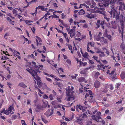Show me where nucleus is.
<instances>
[{"mask_svg":"<svg viewBox=\"0 0 125 125\" xmlns=\"http://www.w3.org/2000/svg\"><path fill=\"white\" fill-rule=\"evenodd\" d=\"M73 87L72 86L71 89H70V87L68 86V89L66 90V99L67 101H72L73 100L74 97L73 95V92H72L71 91L73 89Z\"/></svg>","mask_w":125,"mask_h":125,"instance_id":"obj_1","label":"nucleus"},{"mask_svg":"<svg viewBox=\"0 0 125 125\" xmlns=\"http://www.w3.org/2000/svg\"><path fill=\"white\" fill-rule=\"evenodd\" d=\"M118 8V6H117L115 7V9H109L108 10V12L111 15V17L114 18L115 16V18L116 20H119V19L120 12H118L116 10Z\"/></svg>","mask_w":125,"mask_h":125,"instance_id":"obj_2","label":"nucleus"},{"mask_svg":"<svg viewBox=\"0 0 125 125\" xmlns=\"http://www.w3.org/2000/svg\"><path fill=\"white\" fill-rule=\"evenodd\" d=\"M87 87H84V92L86 93L85 98H87V97H89V101L90 102H93L94 101V99L93 98V96L92 95L93 94L91 90H88L89 88H87Z\"/></svg>","mask_w":125,"mask_h":125,"instance_id":"obj_3","label":"nucleus"},{"mask_svg":"<svg viewBox=\"0 0 125 125\" xmlns=\"http://www.w3.org/2000/svg\"><path fill=\"white\" fill-rule=\"evenodd\" d=\"M27 71L29 72L31 75L34 77V78L36 80H40V78L37 74V73L32 69L31 67L27 68L26 69Z\"/></svg>","mask_w":125,"mask_h":125,"instance_id":"obj_4","label":"nucleus"},{"mask_svg":"<svg viewBox=\"0 0 125 125\" xmlns=\"http://www.w3.org/2000/svg\"><path fill=\"white\" fill-rule=\"evenodd\" d=\"M105 9L103 8H99L97 7H95L94 9H93L91 11V12L92 13H99L100 14H104V10Z\"/></svg>","mask_w":125,"mask_h":125,"instance_id":"obj_5","label":"nucleus"},{"mask_svg":"<svg viewBox=\"0 0 125 125\" xmlns=\"http://www.w3.org/2000/svg\"><path fill=\"white\" fill-rule=\"evenodd\" d=\"M12 110H13V111H15V109L11 105L9 107L8 110H7L4 111L3 113L4 114L7 115H9L10 113L11 114L10 115H11V114H13L14 113L13 111L12 112Z\"/></svg>","mask_w":125,"mask_h":125,"instance_id":"obj_6","label":"nucleus"},{"mask_svg":"<svg viewBox=\"0 0 125 125\" xmlns=\"http://www.w3.org/2000/svg\"><path fill=\"white\" fill-rule=\"evenodd\" d=\"M76 110L77 111H82L84 113L86 112L87 113L86 110L84 107H83L81 105H77L76 106Z\"/></svg>","mask_w":125,"mask_h":125,"instance_id":"obj_7","label":"nucleus"},{"mask_svg":"<svg viewBox=\"0 0 125 125\" xmlns=\"http://www.w3.org/2000/svg\"><path fill=\"white\" fill-rule=\"evenodd\" d=\"M120 21L122 28H123L124 27V22H125V17L122 14L120 15Z\"/></svg>","mask_w":125,"mask_h":125,"instance_id":"obj_8","label":"nucleus"},{"mask_svg":"<svg viewBox=\"0 0 125 125\" xmlns=\"http://www.w3.org/2000/svg\"><path fill=\"white\" fill-rule=\"evenodd\" d=\"M86 110L87 111V114L90 115L94 114L97 112V110H95L94 109L92 108H90L87 109V108H85Z\"/></svg>","mask_w":125,"mask_h":125,"instance_id":"obj_9","label":"nucleus"},{"mask_svg":"<svg viewBox=\"0 0 125 125\" xmlns=\"http://www.w3.org/2000/svg\"><path fill=\"white\" fill-rule=\"evenodd\" d=\"M53 109L52 108L51 110L49 109L44 114V115L47 117H49L50 116L53 114Z\"/></svg>","mask_w":125,"mask_h":125,"instance_id":"obj_10","label":"nucleus"},{"mask_svg":"<svg viewBox=\"0 0 125 125\" xmlns=\"http://www.w3.org/2000/svg\"><path fill=\"white\" fill-rule=\"evenodd\" d=\"M98 67L99 70H102L103 69V70L105 69V67L107 68V69H109L111 67L109 66H105L104 67V65H98Z\"/></svg>","mask_w":125,"mask_h":125,"instance_id":"obj_11","label":"nucleus"},{"mask_svg":"<svg viewBox=\"0 0 125 125\" xmlns=\"http://www.w3.org/2000/svg\"><path fill=\"white\" fill-rule=\"evenodd\" d=\"M92 117L93 120L96 121L97 122L99 121V119H101V117L100 116H96L93 115L92 116Z\"/></svg>","mask_w":125,"mask_h":125,"instance_id":"obj_12","label":"nucleus"},{"mask_svg":"<svg viewBox=\"0 0 125 125\" xmlns=\"http://www.w3.org/2000/svg\"><path fill=\"white\" fill-rule=\"evenodd\" d=\"M102 33L100 32H99V34L97 36H95L94 37V38L95 40H96L97 41H99L102 38V37H100L102 35Z\"/></svg>","mask_w":125,"mask_h":125,"instance_id":"obj_13","label":"nucleus"},{"mask_svg":"<svg viewBox=\"0 0 125 125\" xmlns=\"http://www.w3.org/2000/svg\"><path fill=\"white\" fill-rule=\"evenodd\" d=\"M75 29H72L70 30L68 32V33L70 34V36L71 38H72L75 36Z\"/></svg>","mask_w":125,"mask_h":125,"instance_id":"obj_14","label":"nucleus"},{"mask_svg":"<svg viewBox=\"0 0 125 125\" xmlns=\"http://www.w3.org/2000/svg\"><path fill=\"white\" fill-rule=\"evenodd\" d=\"M116 0H113L112 1H111L110 2V7L111 8L110 9H115V3L116 2Z\"/></svg>","mask_w":125,"mask_h":125,"instance_id":"obj_15","label":"nucleus"},{"mask_svg":"<svg viewBox=\"0 0 125 125\" xmlns=\"http://www.w3.org/2000/svg\"><path fill=\"white\" fill-rule=\"evenodd\" d=\"M36 37L37 38L36 40L37 45L38 46L39 45H41L42 44V40L41 38L38 36H36Z\"/></svg>","mask_w":125,"mask_h":125,"instance_id":"obj_16","label":"nucleus"},{"mask_svg":"<svg viewBox=\"0 0 125 125\" xmlns=\"http://www.w3.org/2000/svg\"><path fill=\"white\" fill-rule=\"evenodd\" d=\"M91 68V67H87L84 69L82 70L81 71L80 73L82 74H85L87 72V71L89 69Z\"/></svg>","mask_w":125,"mask_h":125,"instance_id":"obj_17","label":"nucleus"},{"mask_svg":"<svg viewBox=\"0 0 125 125\" xmlns=\"http://www.w3.org/2000/svg\"><path fill=\"white\" fill-rule=\"evenodd\" d=\"M43 110V108L42 105H37L36 106V111L37 112H39L40 111L39 110Z\"/></svg>","mask_w":125,"mask_h":125,"instance_id":"obj_18","label":"nucleus"},{"mask_svg":"<svg viewBox=\"0 0 125 125\" xmlns=\"http://www.w3.org/2000/svg\"><path fill=\"white\" fill-rule=\"evenodd\" d=\"M36 12H37L38 9H41L42 11H45L47 9L45 8L44 6H39L37 7H36L35 8Z\"/></svg>","mask_w":125,"mask_h":125,"instance_id":"obj_19","label":"nucleus"},{"mask_svg":"<svg viewBox=\"0 0 125 125\" xmlns=\"http://www.w3.org/2000/svg\"><path fill=\"white\" fill-rule=\"evenodd\" d=\"M124 27L123 28H122V26H121V30L119 29V31L120 33L121 34V36L122 38V40L123 42V29Z\"/></svg>","mask_w":125,"mask_h":125,"instance_id":"obj_20","label":"nucleus"},{"mask_svg":"<svg viewBox=\"0 0 125 125\" xmlns=\"http://www.w3.org/2000/svg\"><path fill=\"white\" fill-rule=\"evenodd\" d=\"M92 13H90L87 14L85 16L88 18H89L90 19L93 18L95 16V15L92 14Z\"/></svg>","mask_w":125,"mask_h":125,"instance_id":"obj_21","label":"nucleus"},{"mask_svg":"<svg viewBox=\"0 0 125 125\" xmlns=\"http://www.w3.org/2000/svg\"><path fill=\"white\" fill-rule=\"evenodd\" d=\"M100 83L97 81H96L94 83V87L96 88H98L100 86Z\"/></svg>","mask_w":125,"mask_h":125,"instance_id":"obj_22","label":"nucleus"},{"mask_svg":"<svg viewBox=\"0 0 125 125\" xmlns=\"http://www.w3.org/2000/svg\"><path fill=\"white\" fill-rule=\"evenodd\" d=\"M120 47L123 52H125V45L124 42L121 44L120 46Z\"/></svg>","mask_w":125,"mask_h":125,"instance_id":"obj_23","label":"nucleus"},{"mask_svg":"<svg viewBox=\"0 0 125 125\" xmlns=\"http://www.w3.org/2000/svg\"><path fill=\"white\" fill-rule=\"evenodd\" d=\"M18 86L24 88H25L27 87L26 85L23 82L20 83L19 84Z\"/></svg>","mask_w":125,"mask_h":125,"instance_id":"obj_24","label":"nucleus"},{"mask_svg":"<svg viewBox=\"0 0 125 125\" xmlns=\"http://www.w3.org/2000/svg\"><path fill=\"white\" fill-rule=\"evenodd\" d=\"M13 14L14 16H16L18 15L17 11L15 9H13L12 10Z\"/></svg>","mask_w":125,"mask_h":125,"instance_id":"obj_25","label":"nucleus"},{"mask_svg":"<svg viewBox=\"0 0 125 125\" xmlns=\"http://www.w3.org/2000/svg\"><path fill=\"white\" fill-rule=\"evenodd\" d=\"M93 74L94 75V76L95 78H97L98 76L100 74L99 72H93Z\"/></svg>","mask_w":125,"mask_h":125,"instance_id":"obj_26","label":"nucleus"},{"mask_svg":"<svg viewBox=\"0 0 125 125\" xmlns=\"http://www.w3.org/2000/svg\"><path fill=\"white\" fill-rule=\"evenodd\" d=\"M81 53L82 54L83 57L85 58H87L88 54L87 52H85L84 53H83L81 51Z\"/></svg>","mask_w":125,"mask_h":125,"instance_id":"obj_27","label":"nucleus"},{"mask_svg":"<svg viewBox=\"0 0 125 125\" xmlns=\"http://www.w3.org/2000/svg\"><path fill=\"white\" fill-rule=\"evenodd\" d=\"M120 76L122 79H124L125 78V73L124 72H122Z\"/></svg>","mask_w":125,"mask_h":125,"instance_id":"obj_28","label":"nucleus"},{"mask_svg":"<svg viewBox=\"0 0 125 125\" xmlns=\"http://www.w3.org/2000/svg\"><path fill=\"white\" fill-rule=\"evenodd\" d=\"M101 21L100 20H98L97 21V22L96 23V27H95L96 28H98L100 27V23Z\"/></svg>","mask_w":125,"mask_h":125,"instance_id":"obj_29","label":"nucleus"},{"mask_svg":"<svg viewBox=\"0 0 125 125\" xmlns=\"http://www.w3.org/2000/svg\"><path fill=\"white\" fill-rule=\"evenodd\" d=\"M94 49L95 50L96 52V53H100V52H101V51L98 48H95Z\"/></svg>","mask_w":125,"mask_h":125,"instance_id":"obj_30","label":"nucleus"},{"mask_svg":"<svg viewBox=\"0 0 125 125\" xmlns=\"http://www.w3.org/2000/svg\"><path fill=\"white\" fill-rule=\"evenodd\" d=\"M48 104V103L47 102H46L45 103L44 102H43V104L42 106L43 108V109L44 108H45L47 107V104Z\"/></svg>","mask_w":125,"mask_h":125,"instance_id":"obj_31","label":"nucleus"},{"mask_svg":"<svg viewBox=\"0 0 125 125\" xmlns=\"http://www.w3.org/2000/svg\"><path fill=\"white\" fill-rule=\"evenodd\" d=\"M60 71V73L61 74H63V70L62 68H59L58 69V72L59 73V71Z\"/></svg>","mask_w":125,"mask_h":125,"instance_id":"obj_32","label":"nucleus"},{"mask_svg":"<svg viewBox=\"0 0 125 125\" xmlns=\"http://www.w3.org/2000/svg\"><path fill=\"white\" fill-rule=\"evenodd\" d=\"M7 20L9 21L10 22V23L12 25H14V24L12 23H14V21H12V20L11 19H10V18L9 17H8L7 18Z\"/></svg>","mask_w":125,"mask_h":125,"instance_id":"obj_33","label":"nucleus"},{"mask_svg":"<svg viewBox=\"0 0 125 125\" xmlns=\"http://www.w3.org/2000/svg\"><path fill=\"white\" fill-rule=\"evenodd\" d=\"M87 44L89 45H90L91 47H94V43L93 42H88Z\"/></svg>","mask_w":125,"mask_h":125,"instance_id":"obj_34","label":"nucleus"},{"mask_svg":"<svg viewBox=\"0 0 125 125\" xmlns=\"http://www.w3.org/2000/svg\"><path fill=\"white\" fill-rule=\"evenodd\" d=\"M86 113L87 115H88V114H87V113L86 112H84L82 116V118H86L87 117V115H86Z\"/></svg>","mask_w":125,"mask_h":125,"instance_id":"obj_35","label":"nucleus"},{"mask_svg":"<svg viewBox=\"0 0 125 125\" xmlns=\"http://www.w3.org/2000/svg\"><path fill=\"white\" fill-rule=\"evenodd\" d=\"M40 80H37V84L40 87H41V86L42 84V83H41L40 81H40Z\"/></svg>","mask_w":125,"mask_h":125,"instance_id":"obj_36","label":"nucleus"},{"mask_svg":"<svg viewBox=\"0 0 125 125\" xmlns=\"http://www.w3.org/2000/svg\"><path fill=\"white\" fill-rule=\"evenodd\" d=\"M92 123V120L90 119L88 122H87L86 125H94V124H93Z\"/></svg>","mask_w":125,"mask_h":125,"instance_id":"obj_37","label":"nucleus"},{"mask_svg":"<svg viewBox=\"0 0 125 125\" xmlns=\"http://www.w3.org/2000/svg\"><path fill=\"white\" fill-rule=\"evenodd\" d=\"M84 78L83 77H81L78 79V80L80 82H83L84 80Z\"/></svg>","mask_w":125,"mask_h":125,"instance_id":"obj_38","label":"nucleus"},{"mask_svg":"<svg viewBox=\"0 0 125 125\" xmlns=\"http://www.w3.org/2000/svg\"><path fill=\"white\" fill-rule=\"evenodd\" d=\"M42 119L43 121L45 124H47L48 123V121L46 120L45 118H44L42 116Z\"/></svg>","mask_w":125,"mask_h":125,"instance_id":"obj_39","label":"nucleus"},{"mask_svg":"<svg viewBox=\"0 0 125 125\" xmlns=\"http://www.w3.org/2000/svg\"><path fill=\"white\" fill-rule=\"evenodd\" d=\"M69 49L71 50V52L72 53H73V52L72 50V47L71 45L70 44L68 47Z\"/></svg>","mask_w":125,"mask_h":125,"instance_id":"obj_40","label":"nucleus"},{"mask_svg":"<svg viewBox=\"0 0 125 125\" xmlns=\"http://www.w3.org/2000/svg\"><path fill=\"white\" fill-rule=\"evenodd\" d=\"M83 119H78L77 120V122H78V123L80 124L81 125H82L83 124V123H82V120Z\"/></svg>","mask_w":125,"mask_h":125,"instance_id":"obj_41","label":"nucleus"},{"mask_svg":"<svg viewBox=\"0 0 125 125\" xmlns=\"http://www.w3.org/2000/svg\"><path fill=\"white\" fill-rule=\"evenodd\" d=\"M99 53V55L101 57H104L105 56L104 52L101 51Z\"/></svg>","mask_w":125,"mask_h":125,"instance_id":"obj_42","label":"nucleus"},{"mask_svg":"<svg viewBox=\"0 0 125 125\" xmlns=\"http://www.w3.org/2000/svg\"><path fill=\"white\" fill-rule=\"evenodd\" d=\"M102 40L104 41V43H107V39H105L104 37H102Z\"/></svg>","mask_w":125,"mask_h":125,"instance_id":"obj_43","label":"nucleus"},{"mask_svg":"<svg viewBox=\"0 0 125 125\" xmlns=\"http://www.w3.org/2000/svg\"><path fill=\"white\" fill-rule=\"evenodd\" d=\"M93 58H94V60H96V61H97V62H100V61H98L97 60V59L98 58V57L96 56H94L93 57Z\"/></svg>","mask_w":125,"mask_h":125,"instance_id":"obj_44","label":"nucleus"},{"mask_svg":"<svg viewBox=\"0 0 125 125\" xmlns=\"http://www.w3.org/2000/svg\"><path fill=\"white\" fill-rule=\"evenodd\" d=\"M106 36L109 40L110 41L111 40L112 36L111 35H107Z\"/></svg>","mask_w":125,"mask_h":125,"instance_id":"obj_45","label":"nucleus"},{"mask_svg":"<svg viewBox=\"0 0 125 125\" xmlns=\"http://www.w3.org/2000/svg\"><path fill=\"white\" fill-rule=\"evenodd\" d=\"M56 12V11H55L53 12V15H54L52 16V18H59V16H57V15L54 14V13Z\"/></svg>","mask_w":125,"mask_h":125,"instance_id":"obj_46","label":"nucleus"},{"mask_svg":"<svg viewBox=\"0 0 125 125\" xmlns=\"http://www.w3.org/2000/svg\"><path fill=\"white\" fill-rule=\"evenodd\" d=\"M53 96L52 94H51L49 96V97L51 100H53Z\"/></svg>","mask_w":125,"mask_h":125,"instance_id":"obj_47","label":"nucleus"},{"mask_svg":"<svg viewBox=\"0 0 125 125\" xmlns=\"http://www.w3.org/2000/svg\"><path fill=\"white\" fill-rule=\"evenodd\" d=\"M43 98L44 99H48L49 98V96L46 94H44L43 96Z\"/></svg>","mask_w":125,"mask_h":125,"instance_id":"obj_48","label":"nucleus"},{"mask_svg":"<svg viewBox=\"0 0 125 125\" xmlns=\"http://www.w3.org/2000/svg\"><path fill=\"white\" fill-rule=\"evenodd\" d=\"M60 107V106L58 105L57 103V104L55 105L54 106V107L55 108H59Z\"/></svg>","mask_w":125,"mask_h":125,"instance_id":"obj_49","label":"nucleus"},{"mask_svg":"<svg viewBox=\"0 0 125 125\" xmlns=\"http://www.w3.org/2000/svg\"><path fill=\"white\" fill-rule=\"evenodd\" d=\"M51 104L54 106L55 105L57 104V103L55 101H52L51 103Z\"/></svg>","mask_w":125,"mask_h":125,"instance_id":"obj_50","label":"nucleus"},{"mask_svg":"<svg viewBox=\"0 0 125 125\" xmlns=\"http://www.w3.org/2000/svg\"><path fill=\"white\" fill-rule=\"evenodd\" d=\"M21 121L22 125H27V124H26L24 120H21Z\"/></svg>","mask_w":125,"mask_h":125,"instance_id":"obj_51","label":"nucleus"},{"mask_svg":"<svg viewBox=\"0 0 125 125\" xmlns=\"http://www.w3.org/2000/svg\"><path fill=\"white\" fill-rule=\"evenodd\" d=\"M66 62L69 64H71V62L69 59H67L66 60Z\"/></svg>","mask_w":125,"mask_h":125,"instance_id":"obj_52","label":"nucleus"},{"mask_svg":"<svg viewBox=\"0 0 125 125\" xmlns=\"http://www.w3.org/2000/svg\"><path fill=\"white\" fill-rule=\"evenodd\" d=\"M1 5H3V6H5L6 5L5 3V0L3 1H1Z\"/></svg>","mask_w":125,"mask_h":125,"instance_id":"obj_53","label":"nucleus"},{"mask_svg":"<svg viewBox=\"0 0 125 125\" xmlns=\"http://www.w3.org/2000/svg\"><path fill=\"white\" fill-rule=\"evenodd\" d=\"M61 99H62V98L59 97H58L57 98V99L59 102H61Z\"/></svg>","mask_w":125,"mask_h":125,"instance_id":"obj_54","label":"nucleus"},{"mask_svg":"<svg viewBox=\"0 0 125 125\" xmlns=\"http://www.w3.org/2000/svg\"><path fill=\"white\" fill-rule=\"evenodd\" d=\"M72 50H73V52H74L75 51H76L77 50V48L75 46H74V47L73 48Z\"/></svg>","mask_w":125,"mask_h":125,"instance_id":"obj_55","label":"nucleus"},{"mask_svg":"<svg viewBox=\"0 0 125 125\" xmlns=\"http://www.w3.org/2000/svg\"><path fill=\"white\" fill-rule=\"evenodd\" d=\"M120 83H117L116 84V87L117 88L119 87L120 86Z\"/></svg>","mask_w":125,"mask_h":125,"instance_id":"obj_56","label":"nucleus"},{"mask_svg":"<svg viewBox=\"0 0 125 125\" xmlns=\"http://www.w3.org/2000/svg\"><path fill=\"white\" fill-rule=\"evenodd\" d=\"M18 2L17 1H15L13 2V6L16 5L18 4Z\"/></svg>","mask_w":125,"mask_h":125,"instance_id":"obj_57","label":"nucleus"},{"mask_svg":"<svg viewBox=\"0 0 125 125\" xmlns=\"http://www.w3.org/2000/svg\"><path fill=\"white\" fill-rule=\"evenodd\" d=\"M99 5L100 7H103V6H105V5L101 3H99Z\"/></svg>","mask_w":125,"mask_h":125,"instance_id":"obj_58","label":"nucleus"},{"mask_svg":"<svg viewBox=\"0 0 125 125\" xmlns=\"http://www.w3.org/2000/svg\"><path fill=\"white\" fill-rule=\"evenodd\" d=\"M104 14H102L104 16L103 17L104 18L106 19L107 17L106 15L105 14V11H104Z\"/></svg>","mask_w":125,"mask_h":125,"instance_id":"obj_59","label":"nucleus"},{"mask_svg":"<svg viewBox=\"0 0 125 125\" xmlns=\"http://www.w3.org/2000/svg\"><path fill=\"white\" fill-rule=\"evenodd\" d=\"M93 5H91L90 6V7L92 8H93L96 5V3L95 2L93 3Z\"/></svg>","mask_w":125,"mask_h":125,"instance_id":"obj_60","label":"nucleus"},{"mask_svg":"<svg viewBox=\"0 0 125 125\" xmlns=\"http://www.w3.org/2000/svg\"><path fill=\"white\" fill-rule=\"evenodd\" d=\"M78 34H76L77 36L78 37H80L81 36V34L80 32H78Z\"/></svg>","mask_w":125,"mask_h":125,"instance_id":"obj_61","label":"nucleus"},{"mask_svg":"<svg viewBox=\"0 0 125 125\" xmlns=\"http://www.w3.org/2000/svg\"><path fill=\"white\" fill-rule=\"evenodd\" d=\"M11 118L12 119H15L16 118V116L15 115H13L12 116Z\"/></svg>","mask_w":125,"mask_h":125,"instance_id":"obj_62","label":"nucleus"},{"mask_svg":"<svg viewBox=\"0 0 125 125\" xmlns=\"http://www.w3.org/2000/svg\"><path fill=\"white\" fill-rule=\"evenodd\" d=\"M89 35L90 37V39L91 40L92 38V35L91 34V31H89Z\"/></svg>","mask_w":125,"mask_h":125,"instance_id":"obj_63","label":"nucleus"},{"mask_svg":"<svg viewBox=\"0 0 125 125\" xmlns=\"http://www.w3.org/2000/svg\"><path fill=\"white\" fill-rule=\"evenodd\" d=\"M62 33L63 34L65 38H66L67 37V34L66 33H64L63 32H62Z\"/></svg>","mask_w":125,"mask_h":125,"instance_id":"obj_64","label":"nucleus"}]
</instances>
